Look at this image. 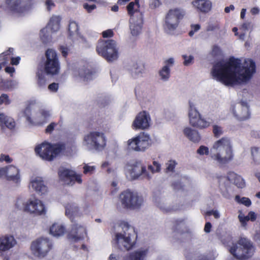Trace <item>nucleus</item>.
<instances>
[{"label":"nucleus","mask_w":260,"mask_h":260,"mask_svg":"<svg viewBox=\"0 0 260 260\" xmlns=\"http://www.w3.org/2000/svg\"><path fill=\"white\" fill-rule=\"evenodd\" d=\"M255 63L249 58H232L226 62H218L212 67V76L226 86L247 84L255 73Z\"/></svg>","instance_id":"nucleus-1"},{"label":"nucleus","mask_w":260,"mask_h":260,"mask_svg":"<svg viewBox=\"0 0 260 260\" xmlns=\"http://www.w3.org/2000/svg\"><path fill=\"white\" fill-rule=\"evenodd\" d=\"M197 153L200 156L209 155L212 160L222 166L231 161L234 156L232 141L227 137L215 141L210 150L207 146H200L197 150Z\"/></svg>","instance_id":"nucleus-2"},{"label":"nucleus","mask_w":260,"mask_h":260,"mask_svg":"<svg viewBox=\"0 0 260 260\" xmlns=\"http://www.w3.org/2000/svg\"><path fill=\"white\" fill-rule=\"evenodd\" d=\"M137 234L134 228L126 222L117 225L112 236V243L118 249L128 251L135 245Z\"/></svg>","instance_id":"nucleus-3"},{"label":"nucleus","mask_w":260,"mask_h":260,"mask_svg":"<svg viewBox=\"0 0 260 260\" xmlns=\"http://www.w3.org/2000/svg\"><path fill=\"white\" fill-rule=\"evenodd\" d=\"M15 207L20 210L36 216L45 215L47 212V208L44 202L37 198L25 201L24 198L19 197L16 200Z\"/></svg>","instance_id":"nucleus-4"},{"label":"nucleus","mask_w":260,"mask_h":260,"mask_svg":"<svg viewBox=\"0 0 260 260\" xmlns=\"http://www.w3.org/2000/svg\"><path fill=\"white\" fill-rule=\"evenodd\" d=\"M229 251L237 259L245 260L253 255L255 247L250 240L241 238L237 242L232 243Z\"/></svg>","instance_id":"nucleus-5"},{"label":"nucleus","mask_w":260,"mask_h":260,"mask_svg":"<svg viewBox=\"0 0 260 260\" xmlns=\"http://www.w3.org/2000/svg\"><path fill=\"white\" fill-rule=\"evenodd\" d=\"M96 50L100 55L105 58L108 62L117 60L119 56L117 43L112 39L99 41Z\"/></svg>","instance_id":"nucleus-6"},{"label":"nucleus","mask_w":260,"mask_h":260,"mask_svg":"<svg viewBox=\"0 0 260 260\" xmlns=\"http://www.w3.org/2000/svg\"><path fill=\"white\" fill-rule=\"evenodd\" d=\"M64 145L61 144H50L43 142L36 146L35 152L43 159L52 160L64 149Z\"/></svg>","instance_id":"nucleus-7"},{"label":"nucleus","mask_w":260,"mask_h":260,"mask_svg":"<svg viewBox=\"0 0 260 260\" xmlns=\"http://www.w3.org/2000/svg\"><path fill=\"white\" fill-rule=\"evenodd\" d=\"M82 144L89 150H102L106 145L105 134L102 132L91 131L84 136Z\"/></svg>","instance_id":"nucleus-8"},{"label":"nucleus","mask_w":260,"mask_h":260,"mask_svg":"<svg viewBox=\"0 0 260 260\" xmlns=\"http://www.w3.org/2000/svg\"><path fill=\"white\" fill-rule=\"evenodd\" d=\"M119 202L121 206L126 209H138L143 204V198L137 192L127 189L119 195Z\"/></svg>","instance_id":"nucleus-9"},{"label":"nucleus","mask_w":260,"mask_h":260,"mask_svg":"<svg viewBox=\"0 0 260 260\" xmlns=\"http://www.w3.org/2000/svg\"><path fill=\"white\" fill-rule=\"evenodd\" d=\"M189 123L192 127L199 129L206 128L210 126L211 122L204 118L198 110L195 102L189 100L187 109Z\"/></svg>","instance_id":"nucleus-10"},{"label":"nucleus","mask_w":260,"mask_h":260,"mask_svg":"<svg viewBox=\"0 0 260 260\" xmlns=\"http://www.w3.org/2000/svg\"><path fill=\"white\" fill-rule=\"evenodd\" d=\"M22 114L28 122L34 125H41L46 123L51 116V112L46 109H41L32 113L30 106L25 109Z\"/></svg>","instance_id":"nucleus-11"},{"label":"nucleus","mask_w":260,"mask_h":260,"mask_svg":"<svg viewBox=\"0 0 260 260\" xmlns=\"http://www.w3.org/2000/svg\"><path fill=\"white\" fill-rule=\"evenodd\" d=\"M151 144L149 135L142 133L129 139L127 141L128 149L136 152H143L148 149Z\"/></svg>","instance_id":"nucleus-12"},{"label":"nucleus","mask_w":260,"mask_h":260,"mask_svg":"<svg viewBox=\"0 0 260 260\" xmlns=\"http://www.w3.org/2000/svg\"><path fill=\"white\" fill-rule=\"evenodd\" d=\"M185 15V12L181 9L175 8L170 10L167 13L165 23V29L168 33L172 32L177 27L179 20Z\"/></svg>","instance_id":"nucleus-13"},{"label":"nucleus","mask_w":260,"mask_h":260,"mask_svg":"<svg viewBox=\"0 0 260 260\" xmlns=\"http://www.w3.org/2000/svg\"><path fill=\"white\" fill-rule=\"evenodd\" d=\"M46 61L44 70L46 74L56 75L60 71V64L56 52L52 49H48L45 53Z\"/></svg>","instance_id":"nucleus-14"},{"label":"nucleus","mask_w":260,"mask_h":260,"mask_svg":"<svg viewBox=\"0 0 260 260\" xmlns=\"http://www.w3.org/2000/svg\"><path fill=\"white\" fill-rule=\"evenodd\" d=\"M126 173L129 175L132 179H136L142 176L143 178L149 180L152 177L146 170V166L141 161H136L128 166Z\"/></svg>","instance_id":"nucleus-15"},{"label":"nucleus","mask_w":260,"mask_h":260,"mask_svg":"<svg viewBox=\"0 0 260 260\" xmlns=\"http://www.w3.org/2000/svg\"><path fill=\"white\" fill-rule=\"evenodd\" d=\"M52 247L51 242L47 238H40L31 245V250L35 256L42 258L45 256Z\"/></svg>","instance_id":"nucleus-16"},{"label":"nucleus","mask_w":260,"mask_h":260,"mask_svg":"<svg viewBox=\"0 0 260 260\" xmlns=\"http://www.w3.org/2000/svg\"><path fill=\"white\" fill-rule=\"evenodd\" d=\"M59 179L65 184L73 186L76 183L81 184L82 183V175L77 174L74 171L60 168L58 171Z\"/></svg>","instance_id":"nucleus-17"},{"label":"nucleus","mask_w":260,"mask_h":260,"mask_svg":"<svg viewBox=\"0 0 260 260\" xmlns=\"http://www.w3.org/2000/svg\"><path fill=\"white\" fill-rule=\"evenodd\" d=\"M230 111L239 120H245L250 117L249 106L247 103L244 101L231 105Z\"/></svg>","instance_id":"nucleus-18"},{"label":"nucleus","mask_w":260,"mask_h":260,"mask_svg":"<svg viewBox=\"0 0 260 260\" xmlns=\"http://www.w3.org/2000/svg\"><path fill=\"white\" fill-rule=\"evenodd\" d=\"M28 187L39 196L45 195L48 192V187L42 177L32 176L30 177Z\"/></svg>","instance_id":"nucleus-19"},{"label":"nucleus","mask_w":260,"mask_h":260,"mask_svg":"<svg viewBox=\"0 0 260 260\" xmlns=\"http://www.w3.org/2000/svg\"><path fill=\"white\" fill-rule=\"evenodd\" d=\"M151 118L149 114L146 111L140 112L134 120L132 127L134 129H145L150 125Z\"/></svg>","instance_id":"nucleus-20"},{"label":"nucleus","mask_w":260,"mask_h":260,"mask_svg":"<svg viewBox=\"0 0 260 260\" xmlns=\"http://www.w3.org/2000/svg\"><path fill=\"white\" fill-rule=\"evenodd\" d=\"M73 76L76 80L83 82H89L96 77L95 73L85 66L74 70Z\"/></svg>","instance_id":"nucleus-21"},{"label":"nucleus","mask_w":260,"mask_h":260,"mask_svg":"<svg viewBox=\"0 0 260 260\" xmlns=\"http://www.w3.org/2000/svg\"><path fill=\"white\" fill-rule=\"evenodd\" d=\"M6 3L10 11L18 15L25 13L29 9L24 0H7Z\"/></svg>","instance_id":"nucleus-22"},{"label":"nucleus","mask_w":260,"mask_h":260,"mask_svg":"<svg viewBox=\"0 0 260 260\" xmlns=\"http://www.w3.org/2000/svg\"><path fill=\"white\" fill-rule=\"evenodd\" d=\"M86 236V227L80 223L73 224L68 234L69 238L74 241L82 240Z\"/></svg>","instance_id":"nucleus-23"},{"label":"nucleus","mask_w":260,"mask_h":260,"mask_svg":"<svg viewBox=\"0 0 260 260\" xmlns=\"http://www.w3.org/2000/svg\"><path fill=\"white\" fill-rule=\"evenodd\" d=\"M14 49L10 48L7 51L0 54V70L4 68L7 64L9 63L11 60V63L12 65H18L20 60L19 56L13 57Z\"/></svg>","instance_id":"nucleus-24"},{"label":"nucleus","mask_w":260,"mask_h":260,"mask_svg":"<svg viewBox=\"0 0 260 260\" xmlns=\"http://www.w3.org/2000/svg\"><path fill=\"white\" fill-rule=\"evenodd\" d=\"M5 170V175L6 179L17 185L21 182V176L20 170L16 167L13 165H9L6 167H4Z\"/></svg>","instance_id":"nucleus-25"},{"label":"nucleus","mask_w":260,"mask_h":260,"mask_svg":"<svg viewBox=\"0 0 260 260\" xmlns=\"http://www.w3.org/2000/svg\"><path fill=\"white\" fill-rule=\"evenodd\" d=\"M139 18L132 17L129 19V28L133 36H137L142 30L143 26V14L138 13Z\"/></svg>","instance_id":"nucleus-26"},{"label":"nucleus","mask_w":260,"mask_h":260,"mask_svg":"<svg viewBox=\"0 0 260 260\" xmlns=\"http://www.w3.org/2000/svg\"><path fill=\"white\" fill-rule=\"evenodd\" d=\"M16 244V241L13 236L6 235L0 237V255L13 248Z\"/></svg>","instance_id":"nucleus-27"},{"label":"nucleus","mask_w":260,"mask_h":260,"mask_svg":"<svg viewBox=\"0 0 260 260\" xmlns=\"http://www.w3.org/2000/svg\"><path fill=\"white\" fill-rule=\"evenodd\" d=\"M148 253V248L140 247L129 253L125 260H145Z\"/></svg>","instance_id":"nucleus-28"},{"label":"nucleus","mask_w":260,"mask_h":260,"mask_svg":"<svg viewBox=\"0 0 260 260\" xmlns=\"http://www.w3.org/2000/svg\"><path fill=\"white\" fill-rule=\"evenodd\" d=\"M193 7L198 11L206 13L212 8V4L209 0H194L191 3Z\"/></svg>","instance_id":"nucleus-29"},{"label":"nucleus","mask_w":260,"mask_h":260,"mask_svg":"<svg viewBox=\"0 0 260 260\" xmlns=\"http://www.w3.org/2000/svg\"><path fill=\"white\" fill-rule=\"evenodd\" d=\"M49 231L50 234L53 236L59 237L64 234L66 229L62 223L55 222L50 226Z\"/></svg>","instance_id":"nucleus-30"},{"label":"nucleus","mask_w":260,"mask_h":260,"mask_svg":"<svg viewBox=\"0 0 260 260\" xmlns=\"http://www.w3.org/2000/svg\"><path fill=\"white\" fill-rule=\"evenodd\" d=\"M227 178L232 183L237 187L243 188L245 186V182L243 178L234 172H230L228 174Z\"/></svg>","instance_id":"nucleus-31"},{"label":"nucleus","mask_w":260,"mask_h":260,"mask_svg":"<svg viewBox=\"0 0 260 260\" xmlns=\"http://www.w3.org/2000/svg\"><path fill=\"white\" fill-rule=\"evenodd\" d=\"M61 17L59 15H52L47 24V27L50 29L52 32H56L59 30L60 27Z\"/></svg>","instance_id":"nucleus-32"},{"label":"nucleus","mask_w":260,"mask_h":260,"mask_svg":"<svg viewBox=\"0 0 260 260\" xmlns=\"http://www.w3.org/2000/svg\"><path fill=\"white\" fill-rule=\"evenodd\" d=\"M183 132L185 137L194 143H198L201 140V137L199 132L197 130L190 127H185Z\"/></svg>","instance_id":"nucleus-33"},{"label":"nucleus","mask_w":260,"mask_h":260,"mask_svg":"<svg viewBox=\"0 0 260 260\" xmlns=\"http://www.w3.org/2000/svg\"><path fill=\"white\" fill-rule=\"evenodd\" d=\"M65 208L66 215L70 218L81 215L79 209L75 203H68L66 205Z\"/></svg>","instance_id":"nucleus-34"},{"label":"nucleus","mask_w":260,"mask_h":260,"mask_svg":"<svg viewBox=\"0 0 260 260\" xmlns=\"http://www.w3.org/2000/svg\"><path fill=\"white\" fill-rule=\"evenodd\" d=\"M69 32L70 37L73 40L81 39L83 40V38L79 32V26L78 24L74 21L70 22L69 24Z\"/></svg>","instance_id":"nucleus-35"},{"label":"nucleus","mask_w":260,"mask_h":260,"mask_svg":"<svg viewBox=\"0 0 260 260\" xmlns=\"http://www.w3.org/2000/svg\"><path fill=\"white\" fill-rule=\"evenodd\" d=\"M139 0H135L128 4L127 6L128 14L131 16V18L135 17L139 18L138 13H142L139 11Z\"/></svg>","instance_id":"nucleus-36"},{"label":"nucleus","mask_w":260,"mask_h":260,"mask_svg":"<svg viewBox=\"0 0 260 260\" xmlns=\"http://www.w3.org/2000/svg\"><path fill=\"white\" fill-rule=\"evenodd\" d=\"M18 86L16 80H4L0 79V88L5 90H12Z\"/></svg>","instance_id":"nucleus-37"},{"label":"nucleus","mask_w":260,"mask_h":260,"mask_svg":"<svg viewBox=\"0 0 260 260\" xmlns=\"http://www.w3.org/2000/svg\"><path fill=\"white\" fill-rule=\"evenodd\" d=\"M48 27L42 28L40 32V37L44 43H47L49 42L52 38L50 31H48Z\"/></svg>","instance_id":"nucleus-38"},{"label":"nucleus","mask_w":260,"mask_h":260,"mask_svg":"<svg viewBox=\"0 0 260 260\" xmlns=\"http://www.w3.org/2000/svg\"><path fill=\"white\" fill-rule=\"evenodd\" d=\"M159 75L161 80L164 81L168 80L170 76V69L163 66L159 72Z\"/></svg>","instance_id":"nucleus-39"},{"label":"nucleus","mask_w":260,"mask_h":260,"mask_svg":"<svg viewBox=\"0 0 260 260\" xmlns=\"http://www.w3.org/2000/svg\"><path fill=\"white\" fill-rule=\"evenodd\" d=\"M143 73V67L138 65H135L131 70V75L134 78H137L141 76Z\"/></svg>","instance_id":"nucleus-40"},{"label":"nucleus","mask_w":260,"mask_h":260,"mask_svg":"<svg viewBox=\"0 0 260 260\" xmlns=\"http://www.w3.org/2000/svg\"><path fill=\"white\" fill-rule=\"evenodd\" d=\"M235 201L241 204H243L247 207H249L251 204L250 200L246 197H241L239 195H237L235 198Z\"/></svg>","instance_id":"nucleus-41"},{"label":"nucleus","mask_w":260,"mask_h":260,"mask_svg":"<svg viewBox=\"0 0 260 260\" xmlns=\"http://www.w3.org/2000/svg\"><path fill=\"white\" fill-rule=\"evenodd\" d=\"M238 218L240 222L241 226L245 229L247 226V223L249 220L247 215L245 216L241 211H239Z\"/></svg>","instance_id":"nucleus-42"},{"label":"nucleus","mask_w":260,"mask_h":260,"mask_svg":"<svg viewBox=\"0 0 260 260\" xmlns=\"http://www.w3.org/2000/svg\"><path fill=\"white\" fill-rule=\"evenodd\" d=\"M251 153L254 161L260 163V148H251Z\"/></svg>","instance_id":"nucleus-43"},{"label":"nucleus","mask_w":260,"mask_h":260,"mask_svg":"<svg viewBox=\"0 0 260 260\" xmlns=\"http://www.w3.org/2000/svg\"><path fill=\"white\" fill-rule=\"evenodd\" d=\"M220 29L219 23L217 21H210L207 26L206 31H212Z\"/></svg>","instance_id":"nucleus-44"},{"label":"nucleus","mask_w":260,"mask_h":260,"mask_svg":"<svg viewBox=\"0 0 260 260\" xmlns=\"http://www.w3.org/2000/svg\"><path fill=\"white\" fill-rule=\"evenodd\" d=\"M38 82L40 86H43L45 84L46 78L45 73L42 71H39L37 73Z\"/></svg>","instance_id":"nucleus-45"},{"label":"nucleus","mask_w":260,"mask_h":260,"mask_svg":"<svg viewBox=\"0 0 260 260\" xmlns=\"http://www.w3.org/2000/svg\"><path fill=\"white\" fill-rule=\"evenodd\" d=\"M96 168L95 166H91L89 164H84L83 173L84 174H92L95 172Z\"/></svg>","instance_id":"nucleus-46"},{"label":"nucleus","mask_w":260,"mask_h":260,"mask_svg":"<svg viewBox=\"0 0 260 260\" xmlns=\"http://www.w3.org/2000/svg\"><path fill=\"white\" fill-rule=\"evenodd\" d=\"M11 102L8 94L3 93L0 95V105H8Z\"/></svg>","instance_id":"nucleus-47"},{"label":"nucleus","mask_w":260,"mask_h":260,"mask_svg":"<svg viewBox=\"0 0 260 260\" xmlns=\"http://www.w3.org/2000/svg\"><path fill=\"white\" fill-rule=\"evenodd\" d=\"M155 202L156 205L162 210L168 212L170 211V209L166 207L165 202L163 200L155 199Z\"/></svg>","instance_id":"nucleus-48"},{"label":"nucleus","mask_w":260,"mask_h":260,"mask_svg":"<svg viewBox=\"0 0 260 260\" xmlns=\"http://www.w3.org/2000/svg\"><path fill=\"white\" fill-rule=\"evenodd\" d=\"M182 57L184 59V65L188 66L193 63L194 57L192 55L187 56L186 55H183Z\"/></svg>","instance_id":"nucleus-49"},{"label":"nucleus","mask_w":260,"mask_h":260,"mask_svg":"<svg viewBox=\"0 0 260 260\" xmlns=\"http://www.w3.org/2000/svg\"><path fill=\"white\" fill-rule=\"evenodd\" d=\"M213 132L215 137L216 138L219 137L223 133L222 128L217 125L213 126Z\"/></svg>","instance_id":"nucleus-50"},{"label":"nucleus","mask_w":260,"mask_h":260,"mask_svg":"<svg viewBox=\"0 0 260 260\" xmlns=\"http://www.w3.org/2000/svg\"><path fill=\"white\" fill-rule=\"evenodd\" d=\"M221 53V51L220 47L217 45H214L212 47L211 54L213 56H218Z\"/></svg>","instance_id":"nucleus-51"},{"label":"nucleus","mask_w":260,"mask_h":260,"mask_svg":"<svg viewBox=\"0 0 260 260\" xmlns=\"http://www.w3.org/2000/svg\"><path fill=\"white\" fill-rule=\"evenodd\" d=\"M58 123L55 122H51L46 127L45 131L47 133H51L54 129H58Z\"/></svg>","instance_id":"nucleus-52"},{"label":"nucleus","mask_w":260,"mask_h":260,"mask_svg":"<svg viewBox=\"0 0 260 260\" xmlns=\"http://www.w3.org/2000/svg\"><path fill=\"white\" fill-rule=\"evenodd\" d=\"M243 100L242 101L246 102L247 101H250L253 97L251 93L249 92L247 90H244L243 91Z\"/></svg>","instance_id":"nucleus-53"},{"label":"nucleus","mask_w":260,"mask_h":260,"mask_svg":"<svg viewBox=\"0 0 260 260\" xmlns=\"http://www.w3.org/2000/svg\"><path fill=\"white\" fill-rule=\"evenodd\" d=\"M0 161H6L7 163H10L12 161V159L8 155L2 154L0 156Z\"/></svg>","instance_id":"nucleus-54"},{"label":"nucleus","mask_w":260,"mask_h":260,"mask_svg":"<svg viewBox=\"0 0 260 260\" xmlns=\"http://www.w3.org/2000/svg\"><path fill=\"white\" fill-rule=\"evenodd\" d=\"M45 6L48 11H50L55 7V4L53 0H46Z\"/></svg>","instance_id":"nucleus-55"},{"label":"nucleus","mask_w":260,"mask_h":260,"mask_svg":"<svg viewBox=\"0 0 260 260\" xmlns=\"http://www.w3.org/2000/svg\"><path fill=\"white\" fill-rule=\"evenodd\" d=\"M176 165V162L174 160H170L167 164V170L168 171L172 172Z\"/></svg>","instance_id":"nucleus-56"},{"label":"nucleus","mask_w":260,"mask_h":260,"mask_svg":"<svg viewBox=\"0 0 260 260\" xmlns=\"http://www.w3.org/2000/svg\"><path fill=\"white\" fill-rule=\"evenodd\" d=\"M161 4L159 0H150L149 6L151 8L154 9L158 7Z\"/></svg>","instance_id":"nucleus-57"},{"label":"nucleus","mask_w":260,"mask_h":260,"mask_svg":"<svg viewBox=\"0 0 260 260\" xmlns=\"http://www.w3.org/2000/svg\"><path fill=\"white\" fill-rule=\"evenodd\" d=\"M102 36L103 38H111L114 36V32L112 29H107L103 31Z\"/></svg>","instance_id":"nucleus-58"},{"label":"nucleus","mask_w":260,"mask_h":260,"mask_svg":"<svg viewBox=\"0 0 260 260\" xmlns=\"http://www.w3.org/2000/svg\"><path fill=\"white\" fill-rule=\"evenodd\" d=\"M164 63V67H167V68H169L170 69V68L172 67L174 63V59L172 57H171L166 60Z\"/></svg>","instance_id":"nucleus-59"},{"label":"nucleus","mask_w":260,"mask_h":260,"mask_svg":"<svg viewBox=\"0 0 260 260\" xmlns=\"http://www.w3.org/2000/svg\"><path fill=\"white\" fill-rule=\"evenodd\" d=\"M83 8L88 12V13H91L96 8V6L95 5H89L88 4L86 3L83 5Z\"/></svg>","instance_id":"nucleus-60"},{"label":"nucleus","mask_w":260,"mask_h":260,"mask_svg":"<svg viewBox=\"0 0 260 260\" xmlns=\"http://www.w3.org/2000/svg\"><path fill=\"white\" fill-rule=\"evenodd\" d=\"M5 71L7 73L9 74L10 76L12 77L13 74L15 71V69L13 67L7 66L5 68Z\"/></svg>","instance_id":"nucleus-61"},{"label":"nucleus","mask_w":260,"mask_h":260,"mask_svg":"<svg viewBox=\"0 0 260 260\" xmlns=\"http://www.w3.org/2000/svg\"><path fill=\"white\" fill-rule=\"evenodd\" d=\"M48 89L52 92H56L58 89V84L53 83L49 85Z\"/></svg>","instance_id":"nucleus-62"},{"label":"nucleus","mask_w":260,"mask_h":260,"mask_svg":"<svg viewBox=\"0 0 260 260\" xmlns=\"http://www.w3.org/2000/svg\"><path fill=\"white\" fill-rule=\"evenodd\" d=\"M60 51H61L62 56L66 57L68 54L69 49L65 46H61L60 47Z\"/></svg>","instance_id":"nucleus-63"},{"label":"nucleus","mask_w":260,"mask_h":260,"mask_svg":"<svg viewBox=\"0 0 260 260\" xmlns=\"http://www.w3.org/2000/svg\"><path fill=\"white\" fill-rule=\"evenodd\" d=\"M247 216L249 220H251V221H254L256 219V215L255 213L253 211L249 212L248 213Z\"/></svg>","instance_id":"nucleus-64"}]
</instances>
